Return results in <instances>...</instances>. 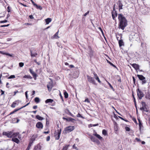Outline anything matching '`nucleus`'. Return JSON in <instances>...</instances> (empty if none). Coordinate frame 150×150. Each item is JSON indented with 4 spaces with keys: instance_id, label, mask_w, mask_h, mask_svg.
<instances>
[{
    "instance_id": "1",
    "label": "nucleus",
    "mask_w": 150,
    "mask_h": 150,
    "mask_svg": "<svg viewBox=\"0 0 150 150\" xmlns=\"http://www.w3.org/2000/svg\"><path fill=\"white\" fill-rule=\"evenodd\" d=\"M118 15L119 28L122 30H124L127 25V21L122 14H120Z\"/></svg>"
},
{
    "instance_id": "2",
    "label": "nucleus",
    "mask_w": 150,
    "mask_h": 150,
    "mask_svg": "<svg viewBox=\"0 0 150 150\" xmlns=\"http://www.w3.org/2000/svg\"><path fill=\"white\" fill-rule=\"evenodd\" d=\"M74 129V126H70L66 127L65 129V130L66 133H68L73 131Z\"/></svg>"
},
{
    "instance_id": "3",
    "label": "nucleus",
    "mask_w": 150,
    "mask_h": 150,
    "mask_svg": "<svg viewBox=\"0 0 150 150\" xmlns=\"http://www.w3.org/2000/svg\"><path fill=\"white\" fill-rule=\"evenodd\" d=\"M137 94L139 99H141L142 97L144 96V94L143 93L139 90V88L137 89Z\"/></svg>"
},
{
    "instance_id": "4",
    "label": "nucleus",
    "mask_w": 150,
    "mask_h": 150,
    "mask_svg": "<svg viewBox=\"0 0 150 150\" xmlns=\"http://www.w3.org/2000/svg\"><path fill=\"white\" fill-rule=\"evenodd\" d=\"M12 134H13L12 131L5 132H4L2 133L3 135L6 136L8 138H12Z\"/></svg>"
},
{
    "instance_id": "5",
    "label": "nucleus",
    "mask_w": 150,
    "mask_h": 150,
    "mask_svg": "<svg viewBox=\"0 0 150 150\" xmlns=\"http://www.w3.org/2000/svg\"><path fill=\"white\" fill-rule=\"evenodd\" d=\"M87 79L89 82L94 84H95V80L93 77H92L88 75H87Z\"/></svg>"
},
{
    "instance_id": "6",
    "label": "nucleus",
    "mask_w": 150,
    "mask_h": 150,
    "mask_svg": "<svg viewBox=\"0 0 150 150\" xmlns=\"http://www.w3.org/2000/svg\"><path fill=\"white\" fill-rule=\"evenodd\" d=\"M50 79L51 80V81L49 82L48 84L47 85V86L48 90L49 91H50L51 90L52 88L53 87V81L51 79Z\"/></svg>"
},
{
    "instance_id": "7",
    "label": "nucleus",
    "mask_w": 150,
    "mask_h": 150,
    "mask_svg": "<svg viewBox=\"0 0 150 150\" xmlns=\"http://www.w3.org/2000/svg\"><path fill=\"white\" fill-rule=\"evenodd\" d=\"M142 107L140 108V110H144L146 112H148V110L146 107V103L144 102H142Z\"/></svg>"
},
{
    "instance_id": "8",
    "label": "nucleus",
    "mask_w": 150,
    "mask_h": 150,
    "mask_svg": "<svg viewBox=\"0 0 150 150\" xmlns=\"http://www.w3.org/2000/svg\"><path fill=\"white\" fill-rule=\"evenodd\" d=\"M61 129L58 130L57 132L55 133V137L56 140H58L59 139L61 133Z\"/></svg>"
},
{
    "instance_id": "9",
    "label": "nucleus",
    "mask_w": 150,
    "mask_h": 150,
    "mask_svg": "<svg viewBox=\"0 0 150 150\" xmlns=\"http://www.w3.org/2000/svg\"><path fill=\"white\" fill-rule=\"evenodd\" d=\"M36 127L39 129H42L43 127V125L42 123L40 122H37L36 124Z\"/></svg>"
},
{
    "instance_id": "10",
    "label": "nucleus",
    "mask_w": 150,
    "mask_h": 150,
    "mask_svg": "<svg viewBox=\"0 0 150 150\" xmlns=\"http://www.w3.org/2000/svg\"><path fill=\"white\" fill-rule=\"evenodd\" d=\"M30 73L33 76V78L35 80L36 79L37 77L36 74L31 69H29Z\"/></svg>"
},
{
    "instance_id": "11",
    "label": "nucleus",
    "mask_w": 150,
    "mask_h": 150,
    "mask_svg": "<svg viewBox=\"0 0 150 150\" xmlns=\"http://www.w3.org/2000/svg\"><path fill=\"white\" fill-rule=\"evenodd\" d=\"M132 66L136 70H139V66L138 64H132Z\"/></svg>"
},
{
    "instance_id": "12",
    "label": "nucleus",
    "mask_w": 150,
    "mask_h": 150,
    "mask_svg": "<svg viewBox=\"0 0 150 150\" xmlns=\"http://www.w3.org/2000/svg\"><path fill=\"white\" fill-rule=\"evenodd\" d=\"M19 103V100H16V101L14 102L11 105V107L13 108H15L16 107V105H18Z\"/></svg>"
},
{
    "instance_id": "13",
    "label": "nucleus",
    "mask_w": 150,
    "mask_h": 150,
    "mask_svg": "<svg viewBox=\"0 0 150 150\" xmlns=\"http://www.w3.org/2000/svg\"><path fill=\"white\" fill-rule=\"evenodd\" d=\"M37 137V134L33 135L31 138L30 142L33 143V141H34L35 139Z\"/></svg>"
},
{
    "instance_id": "14",
    "label": "nucleus",
    "mask_w": 150,
    "mask_h": 150,
    "mask_svg": "<svg viewBox=\"0 0 150 150\" xmlns=\"http://www.w3.org/2000/svg\"><path fill=\"white\" fill-rule=\"evenodd\" d=\"M59 33V30L53 36L52 38L53 39H58L59 37L58 35Z\"/></svg>"
},
{
    "instance_id": "15",
    "label": "nucleus",
    "mask_w": 150,
    "mask_h": 150,
    "mask_svg": "<svg viewBox=\"0 0 150 150\" xmlns=\"http://www.w3.org/2000/svg\"><path fill=\"white\" fill-rule=\"evenodd\" d=\"M11 140L17 143V144H18L19 142H20V141L17 138H13L12 139H11Z\"/></svg>"
},
{
    "instance_id": "16",
    "label": "nucleus",
    "mask_w": 150,
    "mask_h": 150,
    "mask_svg": "<svg viewBox=\"0 0 150 150\" xmlns=\"http://www.w3.org/2000/svg\"><path fill=\"white\" fill-rule=\"evenodd\" d=\"M88 49L89 50L88 53L89 54V56L90 57H91L93 55V52L92 50L91 47H88Z\"/></svg>"
},
{
    "instance_id": "17",
    "label": "nucleus",
    "mask_w": 150,
    "mask_h": 150,
    "mask_svg": "<svg viewBox=\"0 0 150 150\" xmlns=\"http://www.w3.org/2000/svg\"><path fill=\"white\" fill-rule=\"evenodd\" d=\"M118 5L119 7V10H120V9H122V7L123 6V5L121 3V1H118Z\"/></svg>"
},
{
    "instance_id": "18",
    "label": "nucleus",
    "mask_w": 150,
    "mask_h": 150,
    "mask_svg": "<svg viewBox=\"0 0 150 150\" xmlns=\"http://www.w3.org/2000/svg\"><path fill=\"white\" fill-rule=\"evenodd\" d=\"M137 76L138 77L139 79H140V80L142 81L144 79H145V77H144L143 75H137Z\"/></svg>"
},
{
    "instance_id": "19",
    "label": "nucleus",
    "mask_w": 150,
    "mask_h": 150,
    "mask_svg": "<svg viewBox=\"0 0 150 150\" xmlns=\"http://www.w3.org/2000/svg\"><path fill=\"white\" fill-rule=\"evenodd\" d=\"M46 24H48L52 21V19L50 18H48L45 20Z\"/></svg>"
},
{
    "instance_id": "20",
    "label": "nucleus",
    "mask_w": 150,
    "mask_h": 150,
    "mask_svg": "<svg viewBox=\"0 0 150 150\" xmlns=\"http://www.w3.org/2000/svg\"><path fill=\"white\" fill-rule=\"evenodd\" d=\"M19 133L18 132H16V133H13V134H12V137L13 138H15V137H17L19 135Z\"/></svg>"
},
{
    "instance_id": "21",
    "label": "nucleus",
    "mask_w": 150,
    "mask_h": 150,
    "mask_svg": "<svg viewBox=\"0 0 150 150\" xmlns=\"http://www.w3.org/2000/svg\"><path fill=\"white\" fill-rule=\"evenodd\" d=\"M119 46L121 47L122 45H124V43L122 40H120L119 41Z\"/></svg>"
},
{
    "instance_id": "22",
    "label": "nucleus",
    "mask_w": 150,
    "mask_h": 150,
    "mask_svg": "<svg viewBox=\"0 0 150 150\" xmlns=\"http://www.w3.org/2000/svg\"><path fill=\"white\" fill-rule=\"evenodd\" d=\"M53 100L51 99H47V100H46L45 101V103H52L53 101Z\"/></svg>"
},
{
    "instance_id": "23",
    "label": "nucleus",
    "mask_w": 150,
    "mask_h": 150,
    "mask_svg": "<svg viewBox=\"0 0 150 150\" xmlns=\"http://www.w3.org/2000/svg\"><path fill=\"white\" fill-rule=\"evenodd\" d=\"M31 56V57H35L36 55H38L37 53H33L32 50H30Z\"/></svg>"
},
{
    "instance_id": "24",
    "label": "nucleus",
    "mask_w": 150,
    "mask_h": 150,
    "mask_svg": "<svg viewBox=\"0 0 150 150\" xmlns=\"http://www.w3.org/2000/svg\"><path fill=\"white\" fill-rule=\"evenodd\" d=\"M35 117L37 119H38L39 120H42L44 119L43 118L39 115H36Z\"/></svg>"
},
{
    "instance_id": "25",
    "label": "nucleus",
    "mask_w": 150,
    "mask_h": 150,
    "mask_svg": "<svg viewBox=\"0 0 150 150\" xmlns=\"http://www.w3.org/2000/svg\"><path fill=\"white\" fill-rule=\"evenodd\" d=\"M117 13H116V12H115V13H114L112 12V18L114 20L115 19V16L116 17L117 16Z\"/></svg>"
},
{
    "instance_id": "26",
    "label": "nucleus",
    "mask_w": 150,
    "mask_h": 150,
    "mask_svg": "<svg viewBox=\"0 0 150 150\" xmlns=\"http://www.w3.org/2000/svg\"><path fill=\"white\" fill-rule=\"evenodd\" d=\"M64 94L65 98H67L68 97V94L66 91H65L64 92Z\"/></svg>"
},
{
    "instance_id": "27",
    "label": "nucleus",
    "mask_w": 150,
    "mask_h": 150,
    "mask_svg": "<svg viewBox=\"0 0 150 150\" xmlns=\"http://www.w3.org/2000/svg\"><path fill=\"white\" fill-rule=\"evenodd\" d=\"M34 100L35 102L37 103H39L40 101V99L38 97L35 98L34 99Z\"/></svg>"
},
{
    "instance_id": "28",
    "label": "nucleus",
    "mask_w": 150,
    "mask_h": 150,
    "mask_svg": "<svg viewBox=\"0 0 150 150\" xmlns=\"http://www.w3.org/2000/svg\"><path fill=\"white\" fill-rule=\"evenodd\" d=\"M102 134L105 136L108 135L107 131L105 129H103L102 131Z\"/></svg>"
},
{
    "instance_id": "29",
    "label": "nucleus",
    "mask_w": 150,
    "mask_h": 150,
    "mask_svg": "<svg viewBox=\"0 0 150 150\" xmlns=\"http://www.w3.org/2000/svg\"><path fill=\"white\" fill-rule=\"evenodd\" d=\"M94 135L100 140H101L103 139V138L101 137L99 134H95Z\"/></svg>"
},
{
    "instance_id": "30",
    "label": "nucleus",
    "mask_w": 150,
    "mask_h": 150,
    "mask_svg": "<svg viewBox=\"0 0 150 150\" xmlns=\"http://www.w3.org/2000/svg\"><path fill=\"white\" fill-rule=\"evenodd\" d=\"M23 78L29 79H32V78L31 76L28 75H25L23 76Z\"/></svg>"
},
{
    "instance_id": "31",
    "label": "nucleus",
    "mask_w": 150,
    "mask_h": 150,
    "mask_svg": "<svg viewBox=\"0 0 150 150\" xmlns=\"http://www.w3.org/2000/svg\"><path fill=\"white\" fill-rule=\"evenodd\" d=\"M135 35H134V36L130 35L129 37V40L130 41H132L133 40L134 37H135Z\"/></svg>"
},
{
    "instance_id": "32",
    "label": "nucleus",
    "mask_w": 150,
    "mask_h": 150,
    "mask_svg": "<svg viewBox=\"0 0 150 150\" xmlns=\"http://www.w3.org/2000/svg\"><path fill=\"white\" fill-rule=\"evenodd\" d=\"M35 150H40L41 148L40 146L37 145L35 147Z\"/></svg>"
},
{
    "instance_id": "33",
    "label": "nucleus",
    "mask_w": 150,
    "mask_h": 150,
    "mask_svg": "<svg viewBox=\"0 0 150 150\" xmlns=\"http://www.w3.org/2000/svg\"><path fill=\"white\" fill-rule=\"evenodd\" d=\"M74 120V119H73L71 117H69L67 118V121L69 122V121H72L73 120Z\"/></svg>"
},
{
    "instance_id": "34",
    "label": "nucleus",
    "mask_w": 150,
    "mask_h": 150,
    "mask_svg": "<svg viewBox=\"0 0 150 150\" xmlns=\"http://www.w3.org/2000/svg\"><path fill=\"white\" fill-rule=\"evenodd\" d=\"M32 144V143L30 142L28 144V147H27V149H26L25 150H29Z\"/></svg>"
},
{
    "instance_id": "35",
    "label": "nucleus",
    "mask_w": 150,
    "mask_h": 150,
    "mask_svg": "<svg viewBox=\"0 0 150 150\" xmlns=\"http://www.w3.org/2000/svg\"><path fill=\"white\" fill-rule=\"evenodd\" d=\"M69 146V145H66L65 146L63 147L62 149V150H67L68 149Z\"/></svg>"
},
{
    "instance_id": "36",
    "label": "nucleus",
    "mask_w": 150,
    "mask_h": 150,
    "mask_svg": "<svg viewBox=\"0 0 150 150\" xmlns=\"http://www.w3.org/2000/svg\"><path fill=\"white\" fill-rule=\"evenodd\" d=\"M90 139L93 142H95V138L93 136H91L90 137Z\"/></svg>"
},
{
    "instance_id": "37",
    "label": "nucleus",
    "mask_w": 150,
    "mask_h": 150,
    "mask_svg": "<svg viewBox=\"0 0 150 150\" xmlns=\"http://www.w3.org/2000/svg\"><path fill=\"white\" fill-rule=\"evenodd\" d=\"M95 79H96L97 80L98 82L99 83H101V81H100V80L99 79V78H98V76H97V77H95Z\"/></svg>"
},
{
    "instance_id": "38",
    "label": "nucleus",
    "mask_w": 150,
    "mask_h": 150,
    "mask_svg": "<svg viewBox=\"0 0 150 150\" xmlns=\"http://www.w3.org/2000/svg\"><path fill=\"white\" fill-rule=\"evenodd\" d=\"M106 81H107L108 84L109 85L110 87V88L112 90H114V88L112 87V86L111 85V84L109 83L108 81L107 80H106Z\"/></svg>"
},
{
    "instance_id": "39",
    "label": "nucleus",
    "mask_w": 150,
    "mask_h": 150,
    "mask_svg": "<svg viewBox=\"0 0 150 150\" xmlns=\"http://www.w3.org/2000/svg\"><path fill=\"white\" fill-rule=\"evenodd\" d=\"M15 76L14 75H11L8 78V79H11L12 78H15Z\"/></svg>"
},
{
    "instance_id": "40",
    "label": "nucleus",
    "mask_w": 150,
    "mask_h": 150,
    "mask_svg": "<svg viewBox=\"0 0 150 150\" xmlns=\"http://www.w3.org/2000/svg\"><path fill=\"white\" fill-rule=\"evenodd\" d=\"M24 65V63L22 62H20L19 63V66L20 67H22Z\"/></svg>"
},
{
    "instance_id": "41",
    "label": "nucleus",
    "mask_w": 150,
    "mask_h": 150,
    "mask_svg": "<svg viewBox=\"0 0 150 150\" xmlns=\"http://www.w3.org/2000/svg\"><path fill=\"white\" fill-rule=\"evenodd\" d=\"M36 7L37 8L39 9L40 10H41L42 9V8L40 6H38V5H37V6H36Z\"/></svg>"
},
{
    "instance_id": "42",
    "label": "nucleus",
    "mask_w": 150,
    "mask_h": 150,
    "mask_svg": "<svg viewBox=\"0 0 150 150\" xmlns=\"http://www.w3.org/2000/svg\"><path fill=\"white\" fill-rule=\"evenodd\" d=\"M84 102H87L88 103H89L90 102V101L89 100L88 98H86L84 101Z\"/></svg>"
},
{
    "instance_id": "43",
    "label": "nucleus",
    "mask_w": 150,
    "mask_h": 150,
    "mask_svg": "<svg viewBox=\"0 0 150 150\" xmlns=\"http://www.w3.org/2000/svg\"><path fill=\"white\" fill-rule=\"evenodd\" d=\"M146 82V81L145 79L142 80V84L145 83Z\"/></svg>"
},
{
    "instance_id": "44",
    "label": "nucleus",
    "mask_w": 150,
    "mask_h": 150,
    "mask_svg": "<svg viewBox=\"0 0 150 150\" xmlns=\"http://www.w3.org/2000/svg\"><path fill=\"white\" fill-rule=\"evenodd\" d=\"M125 129L127 131H129L130 130L129 128L128 127H126Z\"/></svg>"
},
{
    "instance_id": "45",
    "label": "nucleus",
    "mask_w": 150,
    "mask_h": 150,
    "mask_svg": "<svg viewBox=\"0 0 150 150\" xmlns=\"http://www.w3.org/2000/svg\"><path fill=\"white\" fill-rule=\"evenodd\" d=\"M11 8L9 6H8L7 7V11L8 12H9L11 11V9H10Z\"/></svg>"
},
{
    "instance_id": "46",
    "label": "nucleus",
    "mask_w": 150,
    "mask_h": 150,
    "mask_svg": "<svg viewBox=\"0 0 150 150\" xmlns=\"http://www.w3.org/2000/svg\"><path fill=\"white\" fill-rule=\"evenodd\" d=\"M108 63H109L111 65L113 66V67H115V66L112 63H111L110 62L107 61Z\"/></svg>"
},
{
    "instance_id": "47",
    "label": "nucleus",
    "mask_w": 150,
    "mask_h": 150,
    "mask_svg": "<svg viewBox=\"0 0 150 150\" xmlns=\"http://www.w3.org/2000/svg\"><path fill=\"white\" fill-rule=\"evenodd\" d=\"M31 1H32V3L33 4V5L34 6H37V4H35V2L31 0Z\"/></svg>"
},
{
    "instance_id": "48",
    "label": "nucleus",
    "mask_w": 150,
    "mask_h": 150,
    "mask_svg": "<svg viewBox=\"0 0 150 150\" xmlns=\"http://www.w3.org/2000/svg\"><path fill=\"white\" fill-rule=\"evenodd\" d=\"M50 137L49 136H48L47 137L46 141H48L50 140Z\"/></svg>"
},
{
    "instance_id": "49",
    "label": "nucleus",
    "mask_w": 150,
    "mask_h": 150,
    "mask_svg": "<svg viewBox=\"0 0 150 150\" xmlns=\"http://www.w3.org/2000/svg\"><path fill=\"white\" fill-rule=\"evenodd\" d=\"M139 129H141V126H142V124L141 122H139Z\"/></svg>"
},
{
    "instance_id": "50",
    "label": "nucleus",
    "mask_w": 150,
    "mask_h": 150,
    "mask_svg": "<svg viewBox=\"0 0 150 150\" xmlns=\"http://www.w3.org/2000/svg\"><path fill=\"white\" fill-rule=\"evenodd\" d=\"M22 108V107H21L18 109H15L13 111L14 112H16L17 111H18V110H19L21 109Z\"/></svg>"
},
{
    "instance_id": "51",
    "label": "nucleus",
    "mask_w": 150,
    "mask_h": 150,
    "mask_svg": "<svg viewBox=\"0 0 150 150\" xmlns=\"http://www.w3.org/2000/svg\"><path fill=\"white\" fill-rule=\"evenodd\" d=\"M118 117H119V118H120V119H122V120H125V121H126V122H127V121H127V120H124V119L123 118H122V117H120V116H118Z\"/></svg>"
},
{
    "instance_id": "52",
    "label": "nucleus",
    "mask_w": 150,
    "mask_h": 150,
    "mask_svg": "<svg viewBox=\"0 0 150 150\" xmlns=\"http://www.w3.org/2000/svg\"><path fill=\"white\" fill-rule=\"evenodd\" d=\"M77 116L78 117H82V116L79 113L77 115Z\"/></svg>"
},
{
    "instance_id": "53",
    "label": "nucleus",
    "mask_w": 150,
    "mask_h": 150,
    "mask_svg": "<svg viewBox=\"0 0 150 150\" xmlns=\"http://www.w3.org/2000/svg\"><path fill=\"white\" fill-rule=\"evenodd\" d=\"M18 138L19 139H21V134H19L18 135Z\"/></svg>"
},
{
    "instance_id": "54",
    "label": "nucleus",
    "mask_w": 150,
    "mask_h": 150,
    "mask_svg": "<svg viewBox=\"0 0 150 150\" xmlns=\"http://www.w3.org/2000/svg\"><path fill=\"white\" fill-rule=\"evenodd\" d=\"M60 96L61 98L62 99V101L63 102L64 101L63 98L62 96V95H61V93L60 94Z\"/></svg>"
},
{
    "instance_id": "55",
    "label": "nucleus",
    "mask_w": 150,
    "mask_h": 150,
    "mask_svg": "<svg viewBox=\"0 0 150 150\" xmlns=\"http://www.w3.org/2000/svg\"><path fill=\"white\" fill-rule=\"evenodd\" d=\"M7 22V20H5L3 21H1V23H6Z\"/></svg>"
},
{
    "instance_id": "56",
    "label": "nucleus",
    "mask_w": 150,
    "mask_h": 150,
    "mask_svg": "<svg viewBox=\"0 0 150 150\" xmlns=\"http://www.w3.org/2000/svg\"><path fill=\"white\" fill-rule=\"evenodd\" d=\"M89 13V11H88L86 13L84 14V16H86Z\"/></svg>"
},
{
    "instance_id": "57",
    "label": "nucleus",
    "mask_w": 150,
    "mask_h": 150,
    "mask_svg": "<svg viewBox=\"0 0 150 150\" xmlns=\"http://www.w3.org/2000/svg\"><path fill=\"white\" fill-rule=\"evenodd\" d=\"M38 108V106L37 105H35V106H34L33 107V109H36V108Z\"/></svg>"
},
{
    "instance_id": "58",
    "label": "nucleus",
    "mask_w": 150,
    "mask_h": 150,
    "mask_svg": "<svg viewBox=\"0 0 150 150\" xmlns=\"http://www.w3.org/2000/svg\"><path fill=\"white\" fill-rule=\"evenodd\" d=\"M29 103H28L26 105H25L24 106L22 107V108H24V107H25L26 106H27L29 104Z\"/></svg>"
},
{
    "instance_id": "59",
    "label": "nucleus",
    "mask_w": 150,
    "mask_h": 150,
    "mask_svg": "<svg viewBox=\"0 0 150 150\" xmlns=\"http://www.w3.org/2000/svg\"><path fill=\"white\" fill-rule=\"evenodd\" d=\"M1 95H3L4 94V91H3V90H1Z\"/></svg>"
},
{
    "instance_id": "60",
    "label": "nucleus",
    "mask_w": 150,
    "mask_h": 150,
    "mask_svg": "<svg viewBox=\"0 0 150 150\" xmlns=\"http://www.w3.org/2000/svg\"><path fill=\"white\" fill-rule=\"evenodd\" d=\"M25 95L27 99V98H28V95H27V91H26V92H25Z\"/></svg>"
},
{
    "instance_id": "61",
    "label": "nucleus",
    "mask_w": 150,
    "mask_h": 150,
    "mask_svg": "<svg viewBox=\"0 0 150 150\" xmlns=\"http://www.w3.org/2000/svg\"><path fill=\"white\" fill-rule=\"evenodd\" d=\"M19 4H21V5L23 6H25V7H26L27 6L26 5H25L24 4H23L20 2L19 3Z\"/></svg>"
},
{
    "instance_id": "62",
    "label": "nucleus",
    "mask_w": 150,
    "mask_h": 150,
    "mask_svg": "<svg viewBox=\"0 0 150 150\" xmlns=\"http://www.w3.org/2000/svg\"><path fill=\"white\" fill-rule=\"evenodd\" d=\"M135 139L137 142H140L141 141L140 140L137 138H136Z\"/></svg>"
},
{
    "instance_id": "63",
    "label": "nucleus",
    "mask_w": 150,
    "mask_h": 150,
    "mask_svg": "<svg viewBox=\"0 0 150 150\" xmlns=\"http://www.w3.org/2000/svg\"><path fill=\"white\" fill-rule=\"evenodd\" d=\"M49 133V131H47V132L45 131L43 132V133L45 134H48Z\"/></svg>"
},
{
    "instance_id": "64",
    "label": "nucleus",
    "mask_w": 150,
    "mask_h": 150,
    "mask_svg": "<svg viewBox=\"0 0 150 150\" xmlns=\"http://www.w3.org/2000/svg\"><path fill=\"white\" fill-rule=\"evenodd\" d=\"M69 67H70V68H73V67H74V66L73 65H70L69 66Z\"/></svg>"
}]
</instances>
